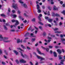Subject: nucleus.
<instances>
[{"mask_svg":"<svg viewBox=\"0 0 65 65\" xmlns=\"http://www.w3.org/2000/svg\"><path fill=\"white\" fill-rule=\"evenodd\" d=\"M17 48L18 50H20L21 51H23V50H22L20 48Z\"/></svg>","mask_w":65,"mask_h":65,"instance_id":"obj_27","label":"nucleus"},{"mask_svg":"<svg viewBox=\"0 0 65 65\" xmlns=\"http://www.w3.org/2000/svg\"><path fill=\"white\" fill-rule=\"evenodd\" d=\"M63 36L64 37H65V35L64 34L63 35H62V34H61L60 35V36L61 37V38H63Z\"/></svg>","mask_w":65,"mask_h":65,"instance_id":"obj_17","label":"nucleus"},{"mask_svg":"<svg viewBox=\"0 0 65 65\" xmlns=\"http://www.w3.org/2000/svg\"><path fill=\"white\" fill-rule=\"evenodd\" d=\"M58 56L59 60H61L63 58V57L61 55H58Z\"/></svg>","mask_w":65,"mask_h":65,"instance_id":"obj_12","label":"nucleus"},{"mask_svg":"<svg viewBox=\"0 0 65 65\" xmlns=\"http://www.w3.org/2000/svg\"><path fill=\"white\" fill-rule=\"evenodd\" d=\"M41 47L43 49V50H45L46 48H45L43 46H41Z\"/></svg>","mask_w":65,"mask_h":65,"instance_id":"obj_34","label":"nucleus"},{"mask_svg":"<svg viewBox=\"0 0 65 65\" xmlns=\"http://www.w3.org/2000/svg\"><path fill=\"white\" fill-rule=\"evenodd\" d=\"M45 18L46 20H48V17H45Z\"/></svg>","mask_w":65,"mask_h":65,"instance_id":"obj_55","label":"nucleus"},{"mask_svg":"<svg viewBox=\"0 0 65 65\" xmlns=\"http://www.w3.org/2000/svg\"><path fill=\"white\" fill-rule=\"evenodd\" d=\"M15 22L16 23L15 24V26H17V25H19V22L18 20H16Z\"/></svg>","mask_w":65,"mask_h":65,"instance_id":"obj_9","label":"nucleus"},{"mask_svg":"<svg viewBox=\"0 0 65 65\" xmlns=\"http://www.w3.org/2000/svg\"><path fill=\"white\" fill-rule=\"evenodd\" d=\"M7 39H8V38H6V37L3 38L2 37V35H0V40H3L5 42H10V41H6Z\"/></svg>","mask_w":65,"mask_h":65,"instance_id":"obj_1","label":"nucleus"},{"mask_svg":"<svg viewBox=\"0 0 65 65\" xmlns=\"http://www.w3.org/2000/svg\"><path fill=\"white\" fill-rule=\"evenodd\" d=\"M37 9H38H38H39V8H40V7H39V5L37 4Z\"/></svg>","mask_w":65,"mask_h":65,"instance_id":"obj_16","label":"nucleus"},{"mask_svg":"<svg viewBox=\"0 0 65 65\" xmlns=\"http://www.w3.org/2000/svg\"><path fill=\"white\" fill-rule=\"evenodd\" d=\"M47 25H48V26L50 27H51V25L50 24H48Z\"/></svg>","mask_w":65,"mask_h":65,"instance_id":"obj_60","label":"nucleus"},{"mask_svg":"<svg viewBox=\"0 0 65 65\" xmlns=\"http://www.w3.org/2000/svg\"><path fill=\"white\" fill-rule=\"evenodd\" d=\"M23 22L24 23H27V20H25V21H23Z\"/></svg>","mask_w":65,"mask_h":65,"instance_id":"obj_54","label":"nucleus"},{"mask_svg":"<svg viewBox=\"0 0 65 65\" xmlns=\"http://www.w3.org/2000/svg\"><path fill=\"white\" fill-rule=\"evenodd\" d=\"M37 57L38 59H41V60H40V61H42V60H45V59L44 58H42L40 56H39L38 55H37Z\"/></svg>","mask_w":65,"mask_h":65,"instance_id":"obj_3","label":"nucleus"},{"mask_svg":"<svg viewBox=\"0 0 65 65\" xmlns=\"http://www.w3.org/2000/svg\"><path fill=\"white\" fill-rule=\"evenodd\" d=\"M19 52L21 53V56H22L23 58H25V56H24V55H23V53H22V52H21V51H19Z\"/></svg>","mask_w":65,"mask_h":65,"instance_id":"obj_15","label":"nucleus"},{"mask_svg":"<svg viewBox=\"0 0 65 65\" xmlns=\"http://www.w3.org/2000/svg\"><path fill=\"white\" fill-rule=\"evenodd\" d=\"M3 22H6V21H5V20H4V19H3Z\"/></svg>","mask_w":65,"mask_h":65,"instance_id":"obj_63","label":"nucleus"},{"mask_svg":"<svg viewBox=\"0 0 65 65\" xmlns=\"http://www.w3.org/2000/svg\"><path fill=\"white\" fill-rule=\"evenodd\" d=\"M60 3L61 4H63V1H61L60 2Z\"/></svg>","mask_w":65,"mask_h":65,"instance_id":"obj_50","label":"nucleus"},{"mask_svg":"<svg viewBox=\"0 0 65 65\" xmlns=\"http://www.w3.org/2000/svg\"><path fill=\"white\" fill-rule=\"evenodd\" d=\"M8 12H10V9L9 8L8 9Z\"/></svg>","mask_w":65,"mask_h":65,"instance_id":"obj_42","label":"nucleus"},{"mask_svg":"<svg viewBox=\"0 0 65 65\" xmlns=\"http://www.w3.org/2000/svg\"><path fill=\"white\" fill-rule=\"evenodd\" d=\"M38 45V43H37L35 45V46H37V45Z\"/></svg>","mask_w":65,"mask_h":65,"instance_id":"obj_53","label":"nucleus"},{"mask_svg":"<svg viewBox=\"0 0 65 65\" xmlns=\"http://www.w3.org/2000/svg\"><path fill=\"white\" fill-rule=\"evenodd\" d=\"M61 39L62 41H65V39L61 38Z\"/></svg>","mask_w":65,"mask_h":65,"instance_id":"obj_32","label":"nucleus"},{"mask_svg":"<svg viewBox=\"0 0 65 65\" xmlns=\"http://www.w3.org/2000/svg\"><path fill=\"white\" fill-rule=\"evenodd\" d=\"M62 53H64L65 52V51H64V50L63 49H62Z\"/></svg>","mask_w":65,"mask_h":65,"instance_id":"obj_57","label":"nucleus"},{"mask_svg":"<svg viewBox=\"0 0 65 65\" xmlns=\"http://www.w3.org/2000/svg\"><path fill=\"white\" fill-rule=\"evenodd\" d=\"M12 7L13 8H14L15 9H17L18 8V5L17 4H15L14 3H13L12 4Z\"/></svg>","mask_w":65,"mask_h":65,"instance_id":"obj_2","label":"nucleus"},{"mask_svg":"<svg viewBox=\"0 0 65 65\" xmlns=\"http://www.w3.org/2000/svg\"><path fill=\"white\" fill-rule=\"evenodd\" d=\"M42 8L43 9H44L45 8V6H42Z\"/></svg>","mask_w":65,"mask_h":65,"instance_id":"obj_59","label":"nucleus"},{"mask_svg":"<svg viewBox=\"0 0 65 65\" xmlns=\"http://www.w3.org/2000/svg\"><path fill=\"white\" fill-rule=\"evenodd\" d=\"M15 61L17 64H19V61L18 59H16L15 60Z\"/></svg>","mask_w":65,"mask_h":65,"instance_id":"obj_30","label":"nucleus"},{"mask_svg":"<svg viewBox=\"0 0 65 65\" xmlns=\"http://www.w3.org/2000/svg\"><path fill=\"white\" fill-rule=\"evenodd\" d=\"M38 23L39 24H40V25H42V26L43 25V23H42L41 22H39Z\"/></svg>","mask_w":65,"mask_h":65,"instance_id":"obj_23","label":"nucleus"},{"mask_svg":"<svg viewBox=\"0 0 65 65\" xmlns=\"http://www.w3.org/2000/svg\"><path fill=\"white\" fill-rule=\"evenodd\" d=\"M2 64H3V65H5V62H4L3 61H2Z\"/></svg>","mask_w":65,"mask_h":65,"instance_id":"obj_43","label":"nucleus"},{"mask_svg":"<svg viewBox=\"0 0 65 65\" xmlns=\"http://www.w3.org/2000/svg\"><path fill=\"white\" fill-rule=\"evenodd\" d=\"M1 16L3 17H5V14H1Z\"/></svg>","mask_w":65,"mask_h":65,"instance_id":"obj_18","label":"nucleus"},{"mask_svg":"<svg viewBox=\"0 0 65 65\" xmlns=\"http://www.w3.org/2000/svg\"><path fill=\"white\" fill-rule=\"evenodd\" d=\"M12 12L13 13H15V11L14 10H12Z\"/></svg>","mask_w":65,"mask_h":65,"instance_id":"obj_44","label":"nucleus"},{"mask_svg":"<svg viewBox=\"0 0 65 65\" xmlns=\"http://www.w3.org/2000/svg\"><path fill=\"white\" fill-rule=\"evenodd\" d=\"M47 52H48V51H49V48H45Z\"/></svg>","mask_w":65,"mask_h":65,"instance_id":"obj_35","label":"nucleus"},{"mask_svg":"<svg viewBox=\"0 0 65 65\" xmlns=\"http://www.w3.org/2000/svg\"><path fill=\"white\" fill-rule=\"evenodd\" d=\"M55 16L56 17H60L59 14H58L57 13L55 14Z\"/></svg>","mask_w":65,"mask_h":65,"instance_id":"obj_19","label":"nucleus"},{"mask_svg":"<svg viewBox=\"0 0 65 65\" xmlns=\"http://www.w3.org/2000/svg\"><path fill=\"white\" fill-rule=\"evenodd\" d=\"M48 47L50 48H53V46H48Z\"/></svg>","mask_w":65,"mask_h":65,"instance_id":"obj_39","label":"nucleus"},{"mask_svg":"<svg viewBox=\"0 0 65 65\" xmlns=\"http://www.w3.org/2000/svg\"><path fill=\"white\" fill-rule=\"evenodd\" d=\"M24 55L26 57V58H27V57H28V55H26L25 54H24Z\"/></svg>","mask_w":65,"mask_h":65,"instance_id":"obj_56","label":"nucleus"},{"mask_svg":"<svg viewBox=\"0 0 65 65\" xmlns=\"http://www.w3.org/2000/svg\"><path fill=\"white\" fill-rule=\"evenodd\" d=\"M4 27L5 28V30H7V27L5 25H4Z\"/></svg>","mask_w":65,"mask_h":65,"instance_id":"obj_29","label":"nucleus"},{"mask_svg":"<svg viewBox=\"0 0 65 65\" xmlns=\"http://www.w3.org/2000/svg\"><path fill=\"white\" fill-rule=\"evenodd\" d=\"M29 34L30 33H29V32H27L24 35V36H27V35H29Z\"/></svg>","mask_w":65,"mask_h":65,"instance_id":"obj_22","label":"nucleus"},{"mask_svg":"<svg viewBox=\"0 0 65 65\" xmlns=\"http://www.w3.org/2000/svg\"><path fill=\"white\" fill-rule=\"evenodd\" d=\"M29 63H30V65H33V63L31 61H30L29 62Z\"/></svg>","mask_w":65,"mask_h":65,"instance_id":"obj_40","label":"nucleus"},{"mask_svg":"<svg viewBox=\"0 0 65 65\" xmlns=\"http://www.w3.org/2000/svg\"><path fill=\"white\" fill-rule=\"evenodd\" d=\"M36 39L35 38H32V40L33 41H35Z\"/></svg>","mask_w":65,"mask_h":65,"instance_id":"obj_52","label":"nucleus"},{"mask_svg":"<svg viewBox=\"0 0 65 65\" xmlns=\"http://www.w3.org/2000/svg\"><path fill=\"white\" fill-rule=\"evenodd\" d=\"M51 41V40L50 39L48 40H47V41L48 42H50Z\"/></svg>","mask_w":65,"mask_h":65,"instance_id":"obj_62","label":"nucleus"},{"mask_svg":"<svg viewBox=\"0 0 65 65\" xmlns=\"http://www.w3.org/2000/svg\"><path fill=\"white\" fill-rule=\"evenodd\" d=\"M58 30V28H56L54 29V31H57Z\"/></svg>","mask_w":65,"mask_h":65,"instance_id":"obj_41","label":"nucleus"},{"mask_svg":"<svg viewBox=\"0 0 65 65\" xmlns=\"http://www.w3.org/2000/svg\"><path fill=\"white\" fill-rule=\"evenodd\" d=\"M61 13H63L64 15H65V11L64 10H63L62 12H61Z\"/></svg>","mask_w":65,"mask_h":65,"instance_id":"obj_21","label":"nucleus"},{"mask_svg":"<svg viewBox=\"0 0 65 65\" xmlns=\"http://www.w3.org/2000/svg\"><path fill=\"white\" fill-rule=\"evenodd\" d=\"M47 14L48 15H50V11H48V12Z\"/></svg>","mask_w":65,"mask_h":65,"instance_id":"obj_58","label":"nucleus"},{"mask_svg":"<svg viewBox=\"0 0 65 65\" xmlns=\"http://www.w3.org/2000/svg\"><path fill=\"white\" fill-rule=\"evenodd\" d=\"M62 6L63 7H65V4H62Z\"/></svg>","mask_w":65,"mask_h":65,"instance_id":"obj_48","label":"nucleus"},{"mask_svg":"<svg viewBox=\"0 0 65 65\" xmlns=\"http://www.w3.org/2000/svg\"><path fill=\"white\" fill-rule=\"evenodd\" d=\"M27 48L28 49V50H30V47H29L27 46Z\"/></svg>","mask_w":65,"mask_h":65,"instance_id":"obj_64","label":"nucleus"},{"mask_svg":"<svg viewBox=\"0 0 65 65\" xmlns=\"http://www.w3.org/2000/svg\"><path fill=\"white\" fill-rule=\"evenodd\" d=\"M23 6L25 8H27V6L26 4H23Z\"/></svg>","mask_w":65,"mask_h":65,"instance_id":"obj_20","label":"nucleus"},{"mask_svg":"<svg viewBox=\"0 0 65 65\" xmlns=\"http://www.w3.org/2000/svg\"><path fill=\"white\" fill-rule=\"evenodd\" d=\"M32 29V27L31 26H30L29 28L28 29V31H29V30H31V29Z\"/></svg>","mask_w":65,"mask_h":65,"instance_id":"obj_38","label":"nucleus"},{"mask_svg":"<svg viewBox=\"0 0 65 65\" xmlns=\"http://www.w3.org/2000/svg\"><path fill=\"white\" fill-rule=\"evenodd\" d=\"M20 61L21 63H26V61L24 60L23 59L20 60Z\"/></svg>","mask_w":65,"mask_h":65,"instance_id":"obj_6","label":"nucleus"},{"mask_svg":"<svg viewBox=\"0 0 65 65\" xmlns=\"http://www.w3.org/2000/svg\"><path fill=\"white\" fill-rule=\"evenodd\" d=\"M52 16L53 17H55L56 16V14H55L54 13H53L52 14Z\"/></svg>","mask_w":65,"mask_h":65,"instance_id":"obj_33","label":"nucleus"},{"mask_svg":"<svg viewBox=\"0 0 65 65\" xmlns=\"http://www.w3.org/2000/svg\"><path fill=\"white\" fill-rule=\"evenodd\" d=\"M65 61V60L64 59H62L61 60V61L60 62V63L62 65H64V62Z\"/></svg>","mask_w":65,"mask_h":65,"instance_id":"obj_7","label":"nucleus"},{"mask_svg":"<svg viewBox=\"0 0 65 65\" xmlns=\"http://www.w3.org/2000/svg\"><path fill=\"white\" fill-rule=\"evenodd\" d=\"M17 42L18 43H20V39H18L17 40Z\"/></svg>","mask_w":65,"mask_h":65,"instance_id":"obj_26","label":"nucleus"},{"mask_svg":"<svg viewBox=\"0 0 65 65\" xmlns=\"http://www.w3.org/2000/svg\"><path fill=\"white\" fill-rule=\"evenodd\" d=\"M32 21H33V22H35V18H34L32 20Z\"/></svg>","mask_w":65,"mask_h":65,"instance_id":"obj_51","label":"nucleus"},{"mask_svg":"<svg viewBox=\"0 0 65 65\" xmlns=\"http://www.w3.org/2000/svg\"><path fill=\"white\" fill-rule=\"evenodd\" d=\"M56 6H54V10H58V9L57 8H56Z\"/></svg>","mask_w":65,"mask_h":65,"instance_id":"obj_10","label":"nucleus"},{"mask_svg":"<svg viewBox=\"0 0 65 65\" xmlns=\"http://www.w3.org/2000/svg\"><path fill=\"white\" fill-rule=\"evenodd\" d=\"M46 34L45 32H44L43 34V35L44 36H45Z\"/></svg>","mask_w":65,"mask_h":65,"instance_id":"obj_24","label":"nucleus"},{"mask_svg":"<svg viewBox=\"0 0 65 65\" xmlns=\"http://www.w3.org/2000/svg\"><path fill=\"white\" fill-rule=\"evenodd\" d=\"M48 8L49 9V10H51V7H48Z\"/></svg>","mask_w":65,"mask_h":65,"instance_id":"obj_46","label":"nucleus"},{"mask_svg":"<svg viewBox=\"0 0 65 65\" xmlns=\"http://www.w3.org/2000/svg\"><path fill=\"white\" fill-rule=\"evenodd\" d=\"M38 13H40V12H41V10L39 9L38 10Z\"/></svg>","mask_w":65,"mask_h":65,"instance_id":"obj_37","label":"nucleus"},{"mask_svg":"<svg viewBox=\"0 0 65 65\" xmlns=\"http://www.w3.org/2000/svg\"><path fill=\"white\" fill-rule=\"evenodd\" d=\"M21 46L22 47V48H23L24 49H25V48H25V46H23V45H21Z\"/></svg>","mask_w":65,"mask_h":65,"instance_id":"obj_31","label":"nucleus"},{"mask_svg":"<svg viewBox=\"0 0 65 65\" xmlns=\"http://www.w3.org/2000/svg\"><path fill=\"white\" fill-rule=\"evenodd\" d=\"M53 54L54 55V56L55 57H57V55L56 53L55 52H54L53 53Z\"/></svg>","mask_w":65,"mask_h":65,"instance_id":"obj_8","label":"nucleus"},{"mask_svg":"<svg viewBox=\"0 0 65 65\" xmlns=\"http://www.w3.org/2000/svg\"><path fill=\"white\" fill-rule=\"evenodd\" d=\"M13 52H14V53L16 54V55H17L18 54V52H17V51L15 50H13Z\"/></svg>","mask_w":65,"mask_h":65,"instance_id":"obj_13","label":"nucleus"},{"mask_svg":"<svg viewBox=\"0 0 65 65\" xmlns=\"http://www.w3.org/2000/svg\"><path fill=\"white\" fill-rule=\"evenodd\" d=\"M2 50H1V49H0V55L2 54Z\"/></svg>","mask_w":65,"mask_h":65,"instance_id":"obj_36","label":"nucleus"},{"mask_svg":"<svg viewBox=\"0 0 65 65\" xmlns=\"http://www.w3.org/2000/svg\"><path fill=\"white\" fill-rule=\"evenodd\" d=\"M57 52H58L59 54H61L62 53V51L60 49H58L57 50Z\"/></svg>","mask_w":65,"mask_h":65,"instance_id":"obj_5","label":"nucleus"},{"mask_svg":"<svg viewBox=\"0 0 65 65\" xmlns=\"http://www.w3.org/2000/svg\"><path fill=\"white\" fill-rule=\"evenodd\" d=\"M6 26H7L10 25L9 24V23H6Z\"/></svg>","mask_w":65,"mask_h":65,"instance_id":"obj_49","label":"nucleus"},{"mask_svg":"<svg viewBox=\"0 0 65 65\" xmlns=\"http://www.w3.org/2000/svg\"><path fill=\"white\" fill-rule=\"evenodd\" d=\"M48 21L49 23H52L53 21V20L51 19H49L48 20Z\"/></svg>","mask_w":65,"mask_h":65,"instance_id":"obj_11","label":"nucleus"},{"mask_svg":"<svg viewBox=\"0 0 65 65\" xmlns=\"http://www.w3.org/2000/svg\"><path fill=\"white\" fill-rule=\"evenodd\" d=\"M13 16L14 18H16V17H17V15H15V14L13 15Z\"/></svg>","mask_w":65,"mask_h":65,"instance_id":"obj_45","label":"nucleus"},{"mask_svg":"<svg viewBox=\"0 0 65 65\" xmlns=\"http://www.w3.org/2000/svg\"><path fill=\"white\" fill-rule=\"evenodd\" d=\"M19 2L20 3H21V4H23V3H24V2H22V0H20V1H19Z\"/></svg>","mask_w":65,"mask_h":65,"instance_id":"obj_25","label":"nucleus"},{"mask_svg":"<svg viewBox=\"0 0 65 65\" xmlns=\"http://www.w3.org/2000/svg\"><path fill=\"white\" fill-rule=\"evenodd\" d=\"M11 22L12 23H14L16 22V20H12Z\"/></svg>","mask_w":65,"mask_h":65,"instance_id":"obj_28","label":"nucleus"},{"mask_svg":"<svg viewBox=\"0 0 65 65\" xmlns=\"http://www.w3.org/2000/svg\"><path fill=\"white\" fill-rule=\"evenodd\" d=\"M20 26H24V24H21V25H20Z\"/></svg>","mask_w":65,"mask_h":65,"instance_id":"obj_61","label":"nucleus"},{"mask_svg":"<svg viewBox=\"0 0 65 65\" xmlns=\"http://www.w3.org/2000/svg\"><path fill=\"white\" fill-rule=\"evenodd\" d=\"M39 27L40 29H42V26H40Z\"/></svg>","mask_w":65,"mask_h":65,"instance_id":"obj_47","label":"nucleus"},{"mask_svg":"<svg viewBox=\"0 0 65 65\" xmlns=\"http://www.w3.org/2000/svg\"><path fill=\"white\" fill-rule=\"evenodd\" d=\"M55 33H61V31H56L55 32Z\"/></svg>","mask_w":65,"mask_h":65,"instance_id":"obj_14","label":"nucleus"},{"mask_svg":"<svg viewBox=\"0 0 65 65\" xmlns=\"http://www.w3.org/2000/svg\"><path fill=\"white\" fill-rule=\"evenodd\" d=\"M37 51L38 52V53L40 55H44V54L43 53H41L40 51H39V49L38 48H37Z\"/></svg>","mask_w":65,"mask_h":65,"instance_id":"obj_4","label":"nucleus"}]
</instances>
